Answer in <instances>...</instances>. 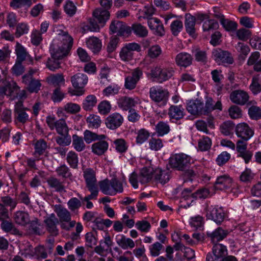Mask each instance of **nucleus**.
<instances>
[{"mask_svg": "<svg viewBox=\"0 0 261 261\" xmlns=\"http://www.w3.org/2000/svg\"><path fill=\"white\" fill-rule=\"evenodd\" d=\"M227 231L223 230L221 227H218L214 231L207 233V236L211 238L213 243H215L222 240L227 235Z\"/></svg>", "mask_w": 261, "mask_h": 261, "instance_id": "7c9ffc66", "label": "nucleus"}, {"mask_svg": "<svg viewBox=\"0 0 261 261\" xmlns=\"http://www.w3.org/2000/svg\"><path fill=\"white\" fill-rule=\"evenodd\" d=\"M141 50L140 45L137 43H129L125 45L121 49L119 56L124 62L131 61L134 58V51Z\"/></svg>", "mask_w": 261, "mask_h": 261, "instance_id": "0eeeda50", "label": "nucleus"}, {"mask_svg": "<svg viewBox=\"0 0 261 261\" xmlns=\"http://www.w3.org/2000/svg\"><path fill=\"white\" fill-rule=\"evenodd\" d=\"M236 133L238 137L245 141H248L254 134V132L246 123H240L236 127Z\"/></svg>", "mask_w": 261, "mask_h": 261, "instance_id": "9b49d317", "label": "nucleus"}, {"mask_svg": "<svg viewBox=\"0 0 261 261\" xmlns=\"http://www.w3.org/2000/svg\"><path fill=\"white\" fill-rule=\"evenodd\" d=\"M55 212L59 218L58 220L62 229L69 231L75 226L76 222L71 220V213L67 208L61 205H56Z\"/></svg>", "mask_w": 261, "mask_h": 261, "instance_id": "f03ea898", "label": "nucleus"}, {"mask_svg": "<svg viewBox=\"0 0 261 261\" xmlns=\"http://www.w3.org/2000/svg\"><path fill=\"white\" fill-rule=\"evenodd\" d=\"M46 148L47 143L43 139L38 140L35 144L34 155L37 156L43 154Z\"/></svg>", "mask_w": 261, "mask_h": 261, "instance_id": "79ce46f5", "label": "nucleus"}, {"mask_svg": "<svg viewBox=\"0 0 261 261\" xmlns=\"http://www.w3.org/2000/svg\"><path fill=\"white\" fill-rule=\"evenodd\" d=\"M83 176L87 188H97L96 172L93 169H85L83 171Z\"/></svg>", "mask_w": 261, "mask_h": 261, "instance_id": "f3484780", "label": "nucleus"}, {"mask_svg": "<svg viewBox=\"0 0 261 261\" xmlns=\"http://www.w3.org/2000/svg\"><path fill=\"white\" fill-rule=\"evenodd\" d=\"M10 5L15 9H18L24 6L30 7L32 3L31 0H11Z\"/></svg>", "mask_w": 261, "mask_h": 261, "instance_id": "603ef678", "label": "nucleus"}, {"mask_svg": "<svg viewBox=\"0 0 261 261\" xmlns=\"http://www.w3.org/2000/svg\"><path fill=\"white\" fill-rule=\"evenodd\" d=\"M72 145L74 148L79 152L84 150L86 148L83 138L76 134L72 136Z\"/></svg>", "mask_w": 261, "mask_h": 261, "instance_id": "58836bf2", "label": "nucleus"}, {"mask_svg": "<svg viewBox=\"0 0 261 261\" xmlns=\"http://www.w3.org/2000/svg\"><path fill=\"white\" fill-rule=\"evenodd\" d=\"M92 15L98 21V23L103 27L107 21L109 19L110 13L107 10L97 8L93 11Z\"/></svg>", "mask_w": 261, "mask_h": 261, "instance_id": "4be33fe9", "label": "nucleus"}, {"mask_svg": "<svg viewBox=\"0 0 261 261\" xmlns=\"http://www.w3.org/2000/svg\"><path fill=\"white\" fill-rule=\"evenodd\" d=\"M236 35L239 40L246 41L251 37V32L249 30L242 28L237 31Z\"/></svg>", "mask_w": 261, "mask_h": 261, "instance_id": "052dcab7", "label": "nucleus"}, {"mask_svg": "<svg viewBox=\"0 0 261 261\" xmlns=\"http://www.w3.org/2000/svg\"><path fill=\"white\" fill-rule=\"evenodd\" d=\"M150 98L155 102L165 105L169 97V92L167 89L161 86H153L149 89Z\"/></svg>", "mask_w": 261, "mask_h": 261, "instance_id": "39448f33", "label": "nucleus"}, {"mask_svg": "<svg viewBox=\"0 0 261 261\" xmlns=\"http://www.w3.org/2000/svg\"><path fill=\"white\" fill-rule=\"evenodd\" d=\"M15 52L17 55L16 61H23L27 56L25 49L18 42H17L15 47Z\"/></svg>", "mask_w": 261, "mask_h": 261, "instance_id": "a18cd8bd", "label": "nucleus"}, {"mask_svg": "<svg viewBox=\"0 0 261 261\" xmlns=\"http://www.w3.org/2000/svg\"><path fill=\"white\" fill-rule=\"evenodd\" d=\"M231 101L236 104L244 105L249 99L248 93L243 90H234L232 91L229 96Z\"/></svg>", "mask_w": 261, "mask_h": 261, "instance_id": "2eb2a0df", "label": "nucleus"}, {"mask_svg": "<svg viewBox=\"0 0 261 261\" xmlns=\"http://www.w3.org/2000/svg\"><path fill=\"white\" fill-rule=\"evenodd\" d=\"M97 99L95 96L90 95L87 96L83 103V108L86 111H89L96 105Z\"/></svg>", "mask_w": 261, "mask_h": 261, "instance_id": "ea45409f", "label": "nucleus"}, {"mask_svg": "<svg viewBox=\"0 0 261 261\" xmlns=\"http://www.w3.org/2000/svg\"><path fill=\"white\" fill-rule=\"evenodd\" d=\"M168 114L170 119L179 120L184 116V109L180 105H172L168 110Z\"/></svg>", "mask_w": 261, "mask_h": 261, "instance_id": "393cba45", "label": "nucleus"}, {"mask_svg": "<svg viewBox=\"0 0 261 261\" xmlns=\"http://www.w3.org/2000/svg\"><path fill=\"white\" fill-rule=\"evenodd\" d=\"M170 27L172 34L177 36L183 28L182 22L179 20H174L171 23Z\"/></svg>", "mask_w": 261, "mask_h": 261, "instance_id": "13d9d810", "label": "nucleus"}, {"mask_svg": "<svg viewBox=\"0 0 261 261\" xmlns=\"http://www.w3.org/2000/svg\"><path fill=\"white\" fill-rule=\"evenodd\" d=\"M61 60L60 59H55L53 57L49 58L46 62V67L53 71H56L57 69L61 67Z\"/></svg>", "mask_w": 261, "mask_h": 261, "instance_id": "c03bdc74", "label": "nucleus"}, {"mask_svg": "<svg viewBox=\"0 0 261 261\" xmlns=\"http://www.w3.org/2000/svg\"><path fill=\"white\" fill-rule=\"evenodd\" d=\"M110 31L112 33H117L119 35L123 36L125 33L128 34L130 32V28L127 27L122 21L113 20L110 25Z\"/></svg>", "mask_w": 261, "mask_h": 261, "instance_id": "a211bd4d", "label": "nucleus"}, {"mask_svg": "<svg viewBox=\"0 0 261 261\" xmlns=\"http://www.w3.org/2000/svg\"><path fill=\"white\" fill-rule=\"evenodd\" d=\"M249 88L254 94H257L261 91V76L257 74L252 77Z\"/></svg>", "mask_w": 261, "mask_h": 261, "instance_id": "c9c22d12", "label": "nucleus"}, {"mask_svg": "<svg viewBox=\"0 0 261 261\" xmlns=\"http://www.w3.org/2000/svg\"><path fill=\"white\" fill-rule=\"evenodd\" d=\"M19 89V87L16 83L13 81L9 82L5 87V94L7 95H11L13 93H17Z\"/></svg>", "mask_w": 261, "mask_h": 261, "instance_id": "0e129e2a", "label": "nucleus"}, {"mask_svg": "<svg viewBox=\"0 0 261 261\" xmlns=\"http://www.w3.org/2000/svg\"><path fill=\"white\" fill-rule=\"evenodd\" d=\"M88 77L83 73H77L71 76V82L75 88L82 89L87 84Z\"/></svg>", "mask_w": 261, "mask_h": 261, "instance_id": "412c9836", "label": "nucleus"}, {"mask_svg": "<svg viewBox=\"0 0 261 261\" xmlns=\"http://www.w3.org/2000/svg\"><path fill=\"white\" fill-rule=\"evenodd\" d=\"M154 179L161 183L165 184L170 179V174L168 170H162L160 168H157L154 171Z\"/></svg>", "mask_w": 261, "mask_h": 261, "instance_id": "cd10ccee", "label": "nucleus"}, {"mask_svg": "<svg viewBox=\"0 0 261 261\" xmlns=\"http://www.w3.org/2000/svg\"><path fill=\"white\" fill-rule=\"evenodd\" d=\"M250 117L253 119L258 120L261 118V109L256 106H252L248 110Z\"/></svg>", "mask_w": 261, "mask_h": 261, "instance_id": "69168bd1", "label": "nucleus"}, {"mask_svg": "<svg viewBox=\"0 0 261 261\" xmlns=\"http://www.w3.org/2000/svg\"><path fill=\"white\" fill-rule=\"evenodd\" d=\"M123 122V118L118 113L110 115L106 119L105 124L108 128L115 129L120 127Z\"/></svg>", "mask_w": 261, "mask_h": 261, "instance_id": "ddd939ff", "label": "nucleus"}, {"mask_svg": "<svg viewBox=\"0 0 261 261\" xmlns=\"http://www.w3.org/2000/svg\"><path fill=\"white\" fill-rule=\"evenodd\" d=\"M137 134L136 142L137 144L143 143L148 139L150 136L149 132L144 128H141L138 130Z\"/></svg>", "mask_w": 261, "mask_h": 261, "instance_id": "09e8293b", "label": "nucleus"}, {"mask_svg": "<svg viewBox=\"0 0 261 261\" xmlns=\"http://www.w3.org/2000/svg\"><path fill=\"white\" fill-rule=\"evenodd\" d=\"M1 204H4V206H9L11 210H13L17 204V200L13 199L9 196H4L1 198Z\"/></svg>", "mask_w": 261, "mask_h": 261, "instance_id": "5fc2aeb1", "label": "nucleus"}, {"mask_svg": "<svg viewBox=\"0 0 261 261\" xmlns=\"http://www.w3.org/2000/svg\"><path fill=\"white\" fill-rule=\"evenodd\" d=\"M64 10L69 16L71 17L75 14L76 7L73 2L67 1L64 6Z\"/></svg>", "mask_w": 261, "mask_h": 261, "instance_id": "338daca9", "label": "nucleus"}, {"mask_svg": "<svg viewBox=\"0 0 261 261\" xmlns=\"http://www.w3.org/2000/svg\"><path fill=\"white\" fill-rule=\"evenodd\" d=\"M112 179H106L99 182L100 189L101 192L106 195H114V190L112 188Z\"/></svg>", "mask_w": 261, "mask_h": 261, "instance_id": "473e14b6", "label": "nucleus"}, {"mask_svg": "<svg viewBox=\"0 0 261 261\" xmlns=\"http://www.w3.org/2000/svg\"><path fill=\"white\" fill-rule=\"evenodd\" d=\"M220 23L227 31H234L238 27V24L237 22L228 19H225V18L222 20Z\"/></svg>", "mask_w": 261, "mask_h": 261, "instance_id": "49530a36", "label": "nucleus"}, {"mask_svg": "<svg viewBox=\"0 0 261 261\" xmlns=\"http://www.w3.org/2000/svg\"><path fill=\"white\" fill-rule=\"evenodd\" d=\"M68 208L71 212H74L75 210H78L82 205V203L80 200L77 198L73 197L71 198L67 202Z\"/></svg>", "mask_w": 261, "mask_h": 261, "instance_id": "e2e57ef3", "label": "nucleus"}, {"mask_svg": "<svg viewBox=\"0 0 261 261\" xmlns=\"http://www.w3.org/2000/svg\"><path fill=\"white\" fill-rule=\"evenodd\" d=\"M89 127L97 128L101 124V120L99 116L95 115H90L87 119Z\"/></svg>", "mask_w": 261, "mask_h": 261, "instance_id": "6e6d98bb", "label": "nucleus"}, {"mask_svg": "<svg viewBox=\"0 0 261 261\" xmlns=\"http://www.w3.org/2000/svg\"><path fill=\"white\" fill-rule=\"evenodd\" d=\"M219 28L218 23L213 20L210 19L204 21L203 24V30L204 31H210L211 30H216Z\"/></svg>", "mask_w": 261, "mask_h": 261, "instance_id": "bf43d9fd", "label": "nucleus"}, {"mask_svg": "<svg viewBox=\"0 0 261 261\" xmlns=\"http://www.w3.org/2000/svg\"><path fill=\"white\" fill-rule=\"evenodd\" d=\"M80 110L81 107L78 104L68 102L66 103L63 108L59 109L57 114L60 116V114L63 113V111L70 114H76L80 112Z\"/></svg>", "mask_w": 261, "mask_h": 261, "instance_id": "72a5a7b5", "label": "nucleus"}, {"mask_svg": "<svg viewBox=\"0 0 261 261\" xmlns=\"http://www.w3.org/2000/svg\"><path fill=\"white\" fill-rule=\"evenodd\" d=\"M44 222L45 225L46 230L53 236H56L59 233V230L57 228V225L59 221L54 214H50L46 217Z\"/></svg>", "mask_w": 261, "mask_h": 261, "instance_id": "f8f14e48", "label": "nucleus"}, {"mask_svg": "<svg viewBox=\"0 0 261 261\" xmlns=\"http://www.w3.org/2000/svg\"><path fill=\"white\" fill-rule=\"evenodd\" d=\"M213 56L217 62H221L228 64H231L233 62V58L227 51L221 49H214L213 51Z\"/></svg>", "mask_w": 261, "mask_h": 261, "instance_id": "4468645a", "label": "nucleus"}, {"mask_svg": "<svg viewBox=\"0 0 261 261\" xmlns=\"http://www.w3.org/2000/svg\"><path fill=\"white\" fill-rule=\"evenodd\" d=\"M232 184V178L227 175H223L217 177L214 184V188L218 190H226L231 188Z\"/></svg>", "mask_w": 261, "mask_h": 261, "instance_id": "6ab92c4d", "label": "nucleus"}, {"mask_svg": "<svg viewBox=\"0 0 261 261\" xmlns=\"http://www.w3.org/2000/svg\"><path fill=\"white\" fill-rule=\"evenodd\" d=\"M193 58L187 53L182 52L177 54L175 57L176 64L179 66L187 67L192 64Z\"/></svg>", "mask_w": 261, "mask_h": 261, "instance_id": "5701e85b", "label": "nucleus"}, {"mask_svg": "<svg viewBox=\"0 0 261 261\" xmlns=\"http://www.w3.org/2000/svg\"><path fill=\"white\" fill-rule=\"evenodd\" d=\"M73 43L72 38L66 32H62L55 39L50 47L51 57L62 59L68 54Z\"/></svg>", "mask_w": 261, "mask_h": 261, "instance_id": "f257e3e1", "label": "nucleus"}, {"mask_svg": "<svg viewBox=\"0 0 261 261\" xmlns=\"http://www.w3.org/2000/svg\"><path fill=\"white\" fill-rule=\"evenodd\" d=\"M149 145L150 148L155 151H158L163 147L162 140L159 138H151L149 140Z\"/></svg>", "mask_w": 261, "mask_h": 261, "instance_id": "680f3d73", "label": "nucleus"}, {"mask_svg": "<svg viewBox=\"0 0 261 261\" xmlns=\"http://www.w3.org/2000/svg\"><path fill=\"white\" fill-rule=\"evenodd\" d=\"M234 124L230 121L223 123L220 126L221 132L225 136L230 135L233 129Z\"/></svg>", "mask_w": 261, "mask_h": 261, "instance_id": "864d4df0", "label": "nucleus"}, {"mask_svg": "<svg viewBox=\"0 0 261 261\" xmlns=\"http://www.w3.org/2000/svg\"><path fill=\"white\" fill-rule=\"evenodd\" d=\"M174 73V70L172 67L155 66L150 70V75L159 83H163L171 79Z\"/></svg>", "mask_w": 261, "mask_h": 261, "instance_id": "20e7f679", "label": "nucleus"}, {"mask_svg": "<svg viewBox=\"0 0 261 261\" xmlns=\"http://www.w3.org/2000/svg\"><path fill=\"white\" fill-rule=\"evenodd\" d=\"M212 145L211 139L208 137H203L198 141V148L202 151L208 150Z\"/></svg>", "mask_w": 261, "mask_h": 261, "instance_id": "de8ad7c7", "label": "nucleus"}, {"mask_svg": "<svg viewBox=\"0 0 261 261\" xmlns=\"http://www.w3.org/2000/svg\"><path fill=\"white\" fill-rule=\"evenodd\" d=\"M154 171L151 167L143 168L139 175V180L141 184H145L149 182L152 177Z\"/></svg>", "mask_w": 261, "mask_h": 261, "instance_id": "c756f323", "label": "nucleus"}, {"mask_svg": "<svg viewBox=\"0 0 261 261\" xmlns=\"http://www.w3.org/2000/svg\"><path fill=\"white\" fill-rule=\"evenodd\" d=\"M155 129L159 136H163L169 132L170 127L167 123L160 121L155 126Z\"/></svg>", "mask_w": 261, "mask_h": 261, "instance_id": "37998d69", "label": "nucleus"}, {"mask_svg": "<svg viewBox=\"0 0 261 261\" xmlns=\"http://www.w3.org/2000/svg\"><path fill=\"white\" fill-rule=\"evenodd\" d=\"M213 253L214 255L211 253L207 254L206 261H220L227 254V249L225 246L221 244H216L213 246Z\"/></svg>", "mask_w": 261, "mask_h": 261, "instance_id": "1a4fd4ad", "label": "nucleus"}, {"mask_svg": "<svg viewBox=\"0 0 261 261\" xmlns=\"http://www.w3.org/2000/svg\"><path fill=\"white\" fill-rule=\"evenodd\" d=\"M67 161L71 167L76 168L79 162L77 154L74 151H69L67 155Z\"/></svg>", "mask_w": 261, "mask_h": 261, "instance_id": "3c124183", "label": "nucleus"}, {"mask_svg": "<svg viewBox=\"0 0 261 261\" xmlns=\"http://www.w3.org/2000/svg\"><path fill=\"white\" fill-rule=\"evenodd\" d=\"M196 18L190 14L185 15V27L187 32L191 36L194 37L195 35Z\"/></svg>", "mask_w": 261, "mask_h": 261, "instance_id": "bb28decb", "label": "nucleus"}, {"mask_svg": "<svg viewBox=\"0 0 261 261\" xmlns=\"http://www.w3.org/2000/svg\"><path fill=\"white\" fill-rule=\"evenodd\" d=\"M228 113L230 117L233 119H239L242 116V110L236 105H232L229 108Z\"/></svg>", "mask_w": 261, "mask_h": 261, "instance_id": "8fccbe9b", "label": "nucleus"}, {"mask_svg": "<svg viewBox=\"0 0 261 261\" xmlns=\"http://www.w3.org/2000/svg\"><path fill=\"white\" fill-rule=\"evenodd\" d=\"M26 110L29 109L24 108L21 101H18L15 105L14 114L15 118L22 123H25L29 120V115Z\"/></svg>", "mask_w": 261, "mask_h": 261, "instance_id": "dca6fc26", "label": "nucleus"}, {"mask_svg": "<svg viewBox=\"0 0 261 261\" xmlns=\"http://www.w3.org/2000/svg\"><path fill=\"white\" fill-rule=\"evenodd\" d=\"M49 186L55 189L57 192H62L64 191V187L59 179L54 177H50L47 180Z\"/></svg>", "mask_w": 261, "mask_h": 261, "instance_id": "a19ab883", "label": "nucleus"}, {"mask_svg": "<svg viewBox=\"0 0 261 261\" xmlns=\"http://www.w3.org/2000/svg\"><path fill=\"white\" fill-rule=\"evenodd\" d=\"M59 176L66 178L70 176L69 168L65 165H62L57 168L56 170Z\"/></svg>", "mask_w": 261, "mask_h": 261, "instance_id": "774afa93", "label": "nucleus"}, {"mask_svg": "<svg viewBox=\"0 0 261 261\" xmlns=\"http://www.w3.org/2000/svg\"><path fill=\"white\" fill-rule=\"evenodd\" d=\"M206 216L207 219L213 220L217 224H220L224 219L225 214L221 207H215L208 205L206 208Z\"/></svg>", "mask_w": 261, "mask_h": 261, "instance_id": "6e6552de", "label": "nucleus"}, {"mask_svg": "<svg viewBox=\"0 0 261 261\" xmlns=\"http://www.w3.org/2000/svg\"><path fill=\"white\" fill-rule=\"evenodd\" d=\"M15 222L22 226H24L30 222V218L28 213L23 211H17L14 215Z\"/></svg>", "mask_w": 261, "mask_h": 261, "instance_id": "2f4dec72", "label": "nucleus"}, {"mask_svg": "<svg viewBox=\"0 0 261 261\" xmlns=\"http://www.w3.org/2000/svg\"><path fill=\"white\" fill-rule=\"evenodd\" d=\"M137 104V101L134 98L127 96L121 97L118 101V107L124 111H129Z\"/></svg>", "mask_w": 261, "mask_h": 261, "instance_id": "b1692460", "label": "nucleus"}, {"mask_svg": "<svg viewBox=\"0 0 261 261\" xmlns=\"http://www.w3.org/2000/svg\"><path fill=\"white\" fill-rule=\"evenodd\" d=\"M203 103L199 100H192L187 103V109L192 115H203Z\"/></svg>", "mask_w": 261, "mask_h": 261, "instance_id": "aec40b11", "label": "nucleus"}, {"mask_svg": "<svg viewBox=\"0 0 261 261\" xmlns=\"http://www.w3.org/2000/svg\"><path fill=\"white\" fill-rule=\"evenodd\" d=\"M46 122L51 130L55 128L59 135H67L68 134V127L64 119H60L56 120L54 117L48 116L46 117Z\"/></svg>", "mask_w": 261, "mask_h": 261, "instance_id": "423d86ee", "label": "nucleus"}, {"mask_svg": "<svg viewBox=\"0 0 261 261\" xmlns=\"http://www.w3.org/2000/svg\"><path fill=\"white\" fill-rule=\"evenodd\" d=\"M99 141L92 145L91 149L93 153L98 155H101L107 151L108 149L109 144L107 141L103 140Z\"/></svg>", "mask_w": 261, "mask_h": 261, "instance_id": "a878e982", "label": "nucleus"}, {"mask_svg": "<svg viewBox=\"0 0 261 261\" xmlns=\"http://www.w3.org/2000/svg\"><path fill=\"white\" fill-rule=\"evenodd\" d=\"M162 53V49L159 45H155L150 47L147 51V55L152 59L156 58Z\"/></svg>", "mask_w": 261, "mask_h": 261, "instance_id": "4d7b16f0", "label": "nucleus"}, {"mask_svg": "<svg viewBox=\"0 0 261 261\" xmlns=\"http://www.w3.org/2000/svg\"><path fill=\"white\" fill-rule=\"evenodd\" d=\"M142 71L137 68L132 72V76H128L125 80V87L127 89L132 90L135 88L137 82L142 76Z\"/></svg>", "mask_w": 261, "mask_h": 261, "instance_id": "9d476101", "label": "nucleus"}, {"mask_svg": "<svg viewBox=\"0 0 261 261\" xmlns=\"http://www.w3.org/2000/svg\"><path fill=\"white\" fill-rule=\"evenodd\" d=\"M106 136L105 135H98L89 130H86L84 133V139L85 142L89 144L95 140H102L105 139Z\"/></svg>", "mask_w": 261, "mask_h": 261, "instance_id": "f704fd0d", "label": "nucleus"}, {"mask_svg": "<svg viewBox=\"0 0 261 261\" xmlns=\"http://www.w3.org/2000/svg\"><path fill=\"white\" fill-rule=\"evenodd\" d=\"M117 243L123 249H126L128 248H133L135 245L134 242L131 239L127 238L124 235H122L120 239L117 240Z\"/></svg>", "mask_w": 261, "mask_h": 261, "instance_id": "4c0bfd02", "label": "nucleus"}, {"mask_svg": "<svg viewBox=\"0 0 261 261\" xmlns=\"http://www.w3.org/2000/svg\"><path fill=\"white\" fill-rule=\"evenodd\" d=\"M86 43L87 46L94 54L98 53L101 49V41L96 37L89 38Z\"/></svg>", "mask_w": 261, "mask_h": 261, "instance_id": "c85d7f7f", "label": "nucleus"}, {"mask_svg": "<svg viewBox=\"0 0 261 261\" xmlns=\"http://www.w3.org/2000/svg\"><path fill=\"white\" fill-rule=\"evenodd\" d=\"M134 33L139 37H145L148 35V30L141 23H137L132 24L130 30Z\"/></svg>", "mask_w": 261, "mask_h": 261, "instance_id": "e433bc0d", "label": "nucleus"}, {"mask_svg": "<svg viewBox=\"0 0 261 261\" xmlns=\"http://www.w3.org/2000/svg\"><path fill=\"white\" fill-rule=\"evenodd\" d=\"M193 162L191 157L184 153L172 155L169 159V164L172 169L185 171Z\"/></svg>", "mask_w": 261, "mask_h": 261, "instance_id": "7ed1b4c3", "label": "nucleus"}]
</instances>
